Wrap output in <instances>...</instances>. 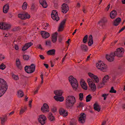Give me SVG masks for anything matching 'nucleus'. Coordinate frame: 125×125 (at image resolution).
<instances>
[{"label":"nucleus","mask_w":125,"mask_h":125,"mask_svg":"<svg viewBox=\"0 0 125 125\" xmlns=\"http://www.w3.org/2000/svg\"><path fill=\"white\" fill-rule=\"evenodd\" d=\"M15 48L16 50H18L19 48L18 46L17 45H15Z\"/></svg>","instance_id":"obj_64"},{"label":"nucleus","mask_w":125,"mask_h":125,"mask_svg":"<svg viewBox=\"0 0 125 125\" xmlns=\"http://www.w3.org/2000/svg\"><path fill=\"white\" fill-rule=\"evenodd\" d=\"M60 114L64 117H65L68 115V112L63 108H61L59 110Z\"/></svg>","instance_id":"obj_15"},{"label":"nucleus","mask_w":125,"mask_h":125,"mask_svg":"<svg viewBox=\"0 0 125 125\" xmlns=\"http://www.w3.org/2000/svg\"><path fill=\"white\" fill-rule=\"evenodd\" d=\"M109 76L108 75H105L103 78L102 79V82H103L104 83H105L109 81Z\"/></svg>","instance_id":"obj_31"},{"label":"nucleus","mask_w":125,"mask_h":125,"mask_svg":"<svg viewBox=\"0 0 125 125\" xmlns=\"http://www.w3.org/2000/svg\"><path fill=\"white\" fill-rule=\"evenodd\" d=\"M21 28L19 27H17L12 28V31H15L19 30Z\"/></svg>","instance_id":"obj_40"},{"label":"nucleus","mask_w":125,"mask_h":125,"mask_svg":"<svg viewBox=\"0 0 125 125\" xmlns=\"http://www.w3.org/2000/svg\"><path fill=\"white\" fill-rule=\"evenodd\" d=\"M88 43L89 46H91L93 43V37L92 35H90L89 37Z\"/></svg>","instance_id":"obj_20"},{"label":"nucleus","mask_w":125,"mask_h":125,"mask_svg":"<svg viewBox=\"0 0 125 125\" xmlns=\"http://www.w3.org/2000/svg\"><path fill=\"white\" fill-rule=\"evenodd\" d=\"M83 106V103L80 102L79 103L78 107H82Z\"/></svg>","instance_id":"obj_56"},{"label":"nucleus","mask_w":125,"mask_h":125,"mask_svg":"<svg viewBox=\"0 0 125 125\" xmlns=\"http://www.w3.org/2000/svg\"><path fill=\"white\" fill-rule=\"evenodd\" d=\"M33 43L32 42H30L26 43L23 47L22 50L24 51L27 50L29 47L32 45Z\"/></svg>","instance_id":"obj_14"},{"label":"nucleus","mask_w":125,"mask_h":125,"mask_svg":"<svg viewBox=\"0 0 125 125\" xmlns=\"http://www.w3.org/2000/svg\"><path fill=\"white\" fill-rule=\"evenodd\" d=\"M94 109L95 110L99 112L100 111L101 108L97 104L95 103L94 105Z\"/></svg>","instance_id":"obj_22"},{"label":"nucleus","mask_w":125,"mask_h":125,"mask_svg":"<svg viewBox=\"0 0 125 125\" xmlns=\"http://www.w3.org/2000/svg\"><path fill=\"white\" fill-rule=\"evenodd\" d=\"M55 50L52 49L49 50L47 52V54L50 55H54L55 54Z\"/></svg>","instance_id":"obj_27"},{"label":"nucleus","mask_w":125,"mask_h":125,"mask_svg":"<svg viewBox=\"0 0 125 125\" xmlns=\"http://www.w3.org/2000/svg\"><path fill=\"white\" fill-rule=\"evenodd\" d=\"M69 10V8H62V11L63 13H65Z\"/></svg>","instance_id":"obj_43"},{"label":"nucleus","mask_w":125,"mask_h":125,"mask_svg":"<svg viewBox=\"0 0 125 125\" xmlns=\"http://www.w3.org/2000/svg\"><path fill=\"white\" fill-rule=\"evenodd\" d=\"M41 111L43 113L49 112V111L48 105L46 103H44L41 107Z\"/></svg>","instance_id":"obj_11"},{"label":"nucleus","mask_w":125,"mask_h":125,"mask_svg":"<svg viewBox=\"0 0 125 125\" xmlns=\"http://www.w3.org/2000/svg\"><path fill=\"white\" fill-rule=\"evenodd\" d=\"M9 4H7L4 5L3 8H9Z\"/></svg>","instance_id":"obj_61"},{"label":"nucleus","mask_w":125,"mask_h":125,"mask_svg":"<svg viewBox=\"0 0 125 125\" xmlns=\"http://www.w3.org/2000/svg\"><path fill=\"white\" fill-rule=\"evenodd\" d=\"M108 95V94H103L102 95V96L104 97V100H106V97Z\"/></svg>","instance_id":"obj_51"},{"label":"nucleus","mask_w":125,"mask_h":125,"mask_svg":"<svg viewBox=\"0 0 125 125\" xmlns=\"http://www.w3.org/2000/svg\"><path fill=\"white\" fill-rule=\"evenodd\" d=\"M88 41V35H86L83 39V42L84 43H86Z\"/></svg>","instance_id":"obj_37"},{"label":"nucleus","mask_w":125,"mask_h":125,"mask_svg":"<svg viewBox=\"0 0 125 125\" xmlns=\"http://www.w3.org/2000/svg\"><path fill=\"white\" fill-rule=\"evenodd\" d=\"M94 80H93L94 81H95V82L97 83L99 82V80L98 77L96 76H95L94 78H93V79Z\"/></svg>","instance_id":"obj_44"},{"label":"nucleus","mask_w":125,"mask_h":125,"mask_svg":"<svg viewBox=\"0 0 125 125\" xmlns=\"http://www.w3.org/2000/svg\"><path fill=\"white\" fill-rule=\"evenodd\" d=\"M115 55L113 53H111L110 55L106 54V57L108 60L110 62L113 61Z\"/></svg>","instance_id":"obj_13"},{"label":"nucleus","mask_w":125,"mask_h":125,"mask_svg":"<svg viewBox=\"0 0 125 125\" xmlns=\"http://www.w3.org/2000/svg\"><path fill=\"white\" fill-rule=\"evenodd\" d=\"M105 83H104L103 82H102V83H100L98 85V88L99 89L100 88H101L102 87H103L105 84Z\"/></svg>","instance_id":"obj_41"},{"label":"nucleus","mask_w":125,"mask_h":125,"mask_svg":"<svg viewBox=\"0 0 125 125\" xmlns=\"http://www.w3.org/2000/svg\"><path fill=\"white\" fill-rule=\"evenodd\" d=\"M12 77L13 78L14 80H17L19 79V77L18 75H13Z\"/></svg>","instance_id":"obj_52"},{"label":"nucleus","mask_w":125,"mask_h":125,"mask_svg":"<svg viewBox=\"0 0 125 125\" xmlns=\"http://www.w3.org/2000/svg\"><path fill=\"white\" fill-rule=\"evenodd\" d=\"M0 119H1V124L2 125H4V123L6 120L7 118H2L1 117H0Z\"/></svg>","instance_id":"obj_39"},{"label":"nucleus","mask_w":125,"mask_h":125,"mask_svg":"<svg viewBox=\"0 0 125 125\" xmlns=\"http://www.w3.org/2000/svg\"><path fill=\"white\" fill-rule=\"evenodd\" d=\"M107 22V20L106 18L105 17H103L99 21L98 24L100 26H101L102 27Z\"/></svg>","instance_id":"obj_12"},{"label":"nucleus","mask_w":125,"mask_h":125,"mask_svg":"<svg viewBox=\"0 0 125 125\" xmlns=\"http://www.w3.org/2000/svg\"><path fill=\"white\" fill-rule=\"evenodd\" d=\"M25 15V18H27V19H29L30 18V15L27 12H25L24 13Z\"/></svg>","instance_id":"obj_46"},{"label":"nucleus","mask_w":125,"mask_h":125,"mask_svg":"<svg viewBox=\"0 0 125 125\" xmlns=\"http://www.w3.org/2000/svg\"><path fill=\"white\" fill-rule=\"evenodd\" d=\"M48 118L50 121H52L55 120L54 116H53L52 114L51 113H50L49 114Z\"/></svg>","instance_id":"obj_30"},{"label":"nucleus","mask_w":125,"mask_h":125,"mask_svg":"<svg viewBox=\"0 0 125 125\" xmlns=\"http://www.w3.org/2000/svg\"><path fill=\"white\" fill-rule=\"evenodd\" d=\"M56 110L57 109L55 107H53L51 109L52 112L54 113L56 112Z\"/></svg>","instance_id":"obj_53"},{"label":"nucleus","mask_w":125,"mask_h":125,"mask_svg":"<svg viewBox=\"0 0 125 125\" xmlns=\"http://www.w3.org/2000/svg\"><path fill=\"white\" fill-rule=\"evenodd\" d=\"M27 3L26 2H24L23 4L22 7V8L24 7V8H27Z\"/></svg>","instance_id":"obj_55"},{"label":"nucleus","mask_w":125,"mask_h":125,"mask_svg":"<svg viewBox=\"0 0 125 125\" xmlns=\"http://www.w3.org/2000/svg\"><path fill=\"white\" fill-rule=\"evenodd\" d=\"M16 65L18 68L20 70H21L22 68V67L21 64L19 59H17L16 61Z\"/></svg>","instance_id":"obj_28"},{"label":"nucleus","mask_w":125,"mask_h":125,"mask_svg":"<svg viewBox=\"0 0 125 125\" xmlns=\"http://www.w3.org/2000/svg\"><path fill=\"white\" fill-rule=\"evenodd\" d=\"M89 86L91 88L92 91H94L96 89V85L94 83H90L89 84Z\"/></svg>","instance_id":"obj_25"},{"label":"nucleus","mask_w":125,"mask_h":125,"mask_svg":"<svg viewBox=\"0 0 125 125\" xmlns=\"http://www.w3.org/2000/svg\"><path fill=\"white\" fill-rule=\"evenodd\" d=\"M4 24L3 22H0V29H2V27L3 26Z\"/></svg>","instance_id":"obj_59"},{"label":"nucleus","mask_w":125,"mask_h":125,"mask_svg":"<svg viewBox=\"0 0 125 125\" xmlns=\"http://www.w3.org/2000/svg\"><path fill=\"white\" fill-rule=\"evenodd\" d=\"M35 66L32 64L30 66H26L24 68V70L26 73H30L34 72L35 70Z\"/></svg>","instance_id":"obj_5"},{"label":"nucleus","mask_w":125,"mask_h":125,"mask_svg":"<svg viewBox=\"0 0 125 125\" xmlns=\"http://www.w3.org/2000/svg\"><path fill=\"white\" fill-rule=\"evenodd\" d=\"M9 8H3V12L5 13H7L9 11Z\"/></svg>","instance_id":"obj_49"},{"label":"nucleus","mask_w":125,"mask_h":125,"mask_svg":"<svg viewBox=\"0 0 125 125\" xmlns=\"http://www.w3.org/2000/svg\"><path fill=\"white\" fill-rule=\"evenodd\" d=\"M79 100L81 101H82L83 99V93H80L79 94Z\"/></svg>","instance_id":"obj_42"},{"label":"nucleus","mask_w":125,"mask_h":125,"mask_svg":"<svg viewBox=\"0 0 125 125\" xmlns=\"http://www.w3.org/2000/svg\"><path fill=\"white\" fill-rule=\"evenodd\" d=\"M32 100H30L29 102V105L30 107H31V103L32 102Z\"/></svg>","instance_id":"obj_63"},{"label":"nucleus","mask_w":125,"mask_h":125,"mask_svg":"<svg viewBox=\"0 0 125 125\" xmlns=\"http://www.w3.org/2000/svg\"><path fill=\"white\" fill-rule=\"evenodd\" d=\"M62 8H67L68 7V5L67 4L65 3H63L62 5Z\"/></svg>","instance_id":"obj_54"},{"label":"nucleus","mask_w":125,"mask_h":125,"mask_svg":"<svg viewBox=\"0 0 125 125\" xmlns=\"http://www.w3.org/2000/svg\"><path fill=\"white\" fill-rule=\"evenodd\" d=\"M66 19H63L60 23L58 27V31L60 32L62 31L64 29V25L65 24L66 21Z\"/></svg>","instance_id":"obj_9"},{"label":"nucleus","mask_w":125,"mask_h":125,"mask_svg":"<svg viewBox=\"0 0 125 125\" xmlns=\"http://www.w3.org/2000/svg\"><path fill=\"white\" fill-rule=\"evenodd\" d=\"M124 49L121 48H119L116 50L114 53L115 56H117L119 57H121L123 56L122 54L124 53Z\"/></svg>","instance_id":"obj_6"},{"label":"nucleus","mask_w":125,"mask_h":125,"mask_svg":"<svg viewBox=\"0 0 125 125\" xmlns=\"http://www.w3.org/2000/svg\"><path fill=\"white\" fill-rule=\"evenodd\" d=\"M25 110L22 108H21L20 111V114L21 115L23 114Z\"/></svg>","instance_id":"obj_58"},{"label":"nucleus","mask_w":125,"mask_h":125,"mask_svg":"<svg viewBox=\"0 0 125 125\" xmlns=\"http://www.w3.org/2000/svg\"><path fill=\"white\" fill-rule=\"evenodd\" d=\"M96 67L98 69L103 72H106L107 70V67L104 63L100 61L96 63Z\"/></svg>","instance_id":"obj_4"},{"label":"nucleus","mask_w":125,"mask_h":125,"mask_svg":"<svg viewBox=\"0 0 125 125\" xmlns=\"http://www.w3.org/2000/svg\"><path fill=\"white\" fill-rule=\"evenodd\" d=\"M39 2L43 8H46L47 7V4L44 0H40Z\"/></svg>","instance_id":"obj_24"},{"label":"nucleus","mask_w":125,"mask_h":125,"mask_svg":"<svg viewBox=\"0 0 125 125\" xmlns=\"http://www.w3.org/2000/svg\"><path fill=\"white\" fill-rule=\"evenodd\" d=\"M24 94L23 92L21 90L19 91L18 92V97H22Z\"/></svg>","instance_id":"obj_33"},{"label":"nucleus","mask_w":125,"mask_h":125,"mask_svg":"<svg viewBox=\"0 0 125 125\" xmlns=\"http://www.w3.org/2000/svg\"><path fill=\"white\" fill-rule=\"evenodd\" d=\"M117 15L116 11L114 10H113L110 13V17L111 19H114Z\"/></svg>","instance_id":"obj_21"},{"label":"nucleus","mask_w":125,"mask_h":125,"mask_svg":"<svg viewBox=\"0 0 125 125\" xmlns=\"http://www.w3.org/2000/svg\"><path fill=\"white\" fill-rule=\"evenodd\" d=\"M54 93L56 95V96H59L62 95L63 92L62 90L55 91H54Z\"/></svg>","instance_id":"obj_26"},{"label":"nucleus","mask_w":125,"mask_h":125,"mask_svg":"<svg viewBox=\"0 0 125 125\" xmlns=\"http://www.w3.org/2000/svg\"><path fill=\"white\" fill-rule=\"evenodd\" d=\"M54 98L57 101L62 102L64 99L63 97H59L56 96H54Z\"/></svg>","instance_id":"obj_23"},{"label":"nucleus","mask_w":125,"mask_h":125,"mask_svg":"<svg viewBox=\"0 0 125 125\" xmlns=\"http://www.w3.org/2000/svg\"><path fill=\"white\" fill-rule=\"evenodd\" d=\"M88 75L89 76L92 78V79H93V78L95 76L94 74L92 73H88Z\"/></svg>","instance_id":"obj_50"},{"label":"nucleus","mask_w":125,"mask_h":125,"mask_svg":"<svg viewBox=\"0 0 125 125\" xmlns=\"http://www.w3.org/2000/svg\"><path fill=\"white\" fill-rule=\"evenodd\" d=\"M76 121L73 119H72L70 122V125H76Z\"/></svg>","instance_id":"obj_36"},{"label":"nucleus","mask_w":125,"mask_h":125,"mask_svg":"<svg viewBox=\"0 0 125 125\" xmlns=\"http://www.w3.org/2000/svg\"><path fill=\"white\" fill-rule=\"evenodd\" d=\"M81 87L83 89L85 90L87 89V87L86 86V84L84 82H83L82 84L81 83Z\"/></svg>","instance_id":"obj_34"},{"label":"nucleus","mask_w":125,"mask_h":125,"mask_svg":"<svg viewBox=\"0 0 125 125\" xmlns=\"http://www.w3.org/2000/svg\"><path fill=\"white\" fill-rule=\"evenodd\" d=\"M121 19L120 18H118L115 20H114L113 24V25L117 26L120 23Z\"/></svg>","instance_id":"obj_16"},{"label":"nucleus","mask_w":125,"mask_h":125,"mask_svg":"<svg viewBox=\"0 0 125 125\" xmlns=\"http://www.w3.org/2000/svg\"><path fill=\"white\" fill-rule=\"evenodd\" d=\"M5 58L4 56L2 54H0V60L1 61L2 59H4Z\"/></svg>","instance_id":"obj_57"},{"label":"nucleus","mask_w":125,"mask_h":125,"mask_svg":"<svg viewBox=\"0 0 125 125\" xmlns=\"http://www.w3.org/2000/svg\"><path fill=\"white\" fill-rule=\"evenodd\" d=\"M80 115V116L78 119L80 123L83 124L85 122L86 115L84 113H81Z\"/></svg>","instance_id":"obj_10"},{"label":"nucleus","mask_w":125,"mask_h":125,"mask_svg":"<svg viewBox=\"0 0 125 125\" xmlns=\"http://www.w3.org/2000/svg\"><path fill=\"white\" fill-rule=\"evenodd\" d=\"M29 56L28 55H23V58L24 60L27 61L29 58Z\"/></svg>","instance_id":"obj_38"},{"label":"nucleus","mask_w":125,"mask_h":125,"mask_svg":"<svg viewBox=\"0 0 125 125\" xmlns=\"http://www.w3.org/2000/svg\"><path fill=\"white\" fill-rule=\"evenodd\" d=\"M2 29L4 30H8L10 29V25L4 24L3 26L2 27Z\"/></svg>","instance_id":"obj_29"},{"label":"nucleus","mask_w":125,"mask_h":125,"mask_svg":"<svg viewBox=\"0 0 125 125\" xmlns=\"http://www.w3.org/2000/svg\"><path fill=\"white\" fill-rule=\"evenodd\" d=\"M81 50L83 52H86L88 50L87 46L84 44H82L80 47Z\"/></svg>","instance_id":"obj_18"},{"label":"nucleus","mask_w":125,"mask_h":125,"mask_svg":"<svg viewBox=\"0 0 125 125\" xmlns=\"http://www.w3.org/2000/svg\"><path fill=\"white\" fill-rule=\"evenodd\" d=\"M51 41L49 40L46 42L45 44L46 45H49L51 46Z\"/></svg>","instance_id":"obj_48"},{"label":"nucleus","mask_w":125,"mask_h":125,"mask_svg":"<svg viewBox=\"0 0 125 125\" xmlns=\"http://www.w3.org/2000/svg\"><path fill=\"white\" fill-rule=\"evenodd\" d=\"M46 120V117L43 115H40L38 118L39 122L42 125H43L45 124V121Z\"/></svg>","instance_id":"obj_8"},{"label":"nucleus","mask_w":125,"mask_h":125,"mask_svg":"<svg viewBox=\"0 0 125 125\" xmlns=\"http://www.w3.org/2000/svg\"><path fill=\"white\" fill-rule=\"evenodd\" d=\"M110 92L112 93H116V91L114 90L113 87H112L111 88L110 90Z\"/></svg>","instance_id":"obj_45"},{"label":"nucleus","mask_w":125,"mask_h":125,"mask_svg":"<svg viewBox=\"0 0 125 125\" xmlns=\"http://www.w3.org/2000/svg\"><path fill=\"white\" fill-rule=\"evenodd\" d=\"M8 86L6 82L0 78V97L4 94Z\"/></svg>","instance_id":"obj_2"},{"label":"nucleus","mask_w":125,"mask_h":125,"mask_svg":"<svg viewBox=\"0 0 125 125\" xmlns=\"http://www.w3.org/2000/svg\"><path fill=\"white\" fill-rule=\"evenodd\" d=\"M39 56L40 58L42 60H44L45 59V58L44 56L42 55H39Z\"/></svg>","instance_id":"obj_60"},{"label":"nucleus","mask_w":125,"mask_h":125,"mask_svg":"<svg viewBox=\"0 0 125 125\" xmlns=\"http://www.w3.org/2000/svg\"><path fill=\"white\" fill-rule=\"evenodd\" d=\"M76 102L75 98L73 96H68L66 98L65 103L66 107L71 109Z\"/></svg>","instance_id":"obj_1"},{"label":"nucleus","mask_w":125,"mask_h":125,"mask_svg":"<svg viewBox=\"0 0 125 125\" xmlns=\"http://www.w3.org/2000/svg\"><path fill=\"white\" fill-rule=\"evenodd\" d=\"M69 80L73 89L75 90H76L78 86L76 79L73 76H70L69 77Z\"/></svg>","instance_id":"obj_3"},{"label":"nucleus","mask_w":125,"mask_h":125,"mask_svg":"<svg viewBox=\"0 0 125 125\" xmlns=\"http://www.w3.org/2000/svg\"><path fill=\"white\" fill-rule=\"evenodd\" d=\"M18 17L22 20H25L27 19V18L25 17V15L24 14H20L18 15Z\"/></svg>","instance_id":"obj_35"},{"label":"nucleus","mask_w":125,"mask_h":125,"mask_svg":"<svg viewBox=\"0 0 125 125\" xmlns=\"http://www.w3.org/2000/svg\"><path fill=\"white\" fill-rule=\"evenodd\" d=\"M41 33L42 37L45 39L48 38L50 36V34L49 33L44 31H41Z\"/></svg>","instance_id":"obj_17"},{"label":"nucleus","mask_w":125,"mask_h":125,"mask_svg":"<svg viewBox=\"0 0 125 125\" xmlns=\"http://www.w3.org/2000/svg\"><path fill=\"white\" fill-rule=\"evenodd\" d=\"M92 96L90 94H89L86 97V101L87 102L90 101L92 99Z\"/></svg>","instance_id":"obj_32"},{"label":"nucleus","mask_w":125,"mask_h":125,"mask_svg":"<svg viewBox=\"0 0 125 125\" xmlns=\"http://www.w3.org/2000/svg\"><path fill=\"white\" fill-rule=\"evenodd\" d=\"M59 42L61 43L62 40V39L61 37H59L58 39Z\"/></svg>","instance_id":"obj_62"},{"label":"nucleus","mask_w":125,"mask_h":125,"mask_svg":"<svg viewBox=\"0 0 125 125\" xmlns=\"http://www.w3.org/2000/svg\"><path fill=\"white\" fill-rule=\"evenodd\" d=\"M5 67V65L3 63L1 64V65H0V69L2 70H3L4 69Z\"/></svg>","instance_id":"obj_47"},{"label":"nucleus","mask_w":125,"mask_h":125,"mask_svg":"<svg viewBox=\"0 0 125 125\" xmlns=\"http://www.w3.org/2000/svg\"><path fill=\"white\" fill-rule=\"evenodd\" d=\"M52 18L54 20L57 21L59 20V18L58 15L57 11L56 10H53L51 13Z\"/></svg>","instance_id":"obj_7"},{"label":"nucleus","mask_w":125,"mask_h":125,"mask_svg":"<svg viewBox=\"0 0 125 125\" xmlns=\"http://www.w3.org/2000/svg\"><path fill=\"white\" fill-rule=\"evenodd\" d=\"M57 32H56L52 35V41L54 43L56 42L57 41Z\"/></svg>","instance_id":"obj_19"}]
</instances>
